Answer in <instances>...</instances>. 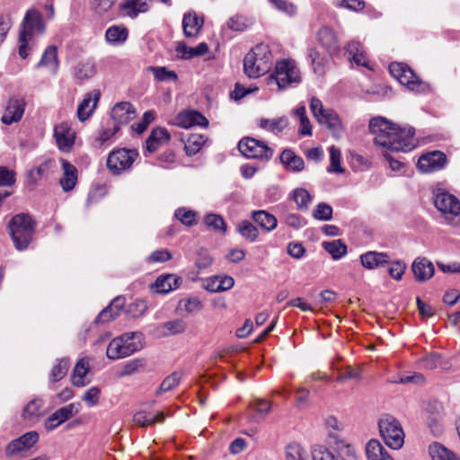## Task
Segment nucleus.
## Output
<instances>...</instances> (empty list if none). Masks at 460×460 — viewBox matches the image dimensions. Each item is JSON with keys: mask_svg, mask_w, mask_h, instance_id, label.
I'll use <instances>...</instances> for the list:
<instances>
[{"mask_svg": "<svg viewBox=\"0 0 460 460\" xmlns=\"http://www.w3.org/2000/svg\"><path fill=\"white\" fill-rule=\"evenodd\" d=\"M318 40L330 54L338 52L340 47L333 30L328 26L322 27L317 34Z\"/></svg>", "mask_w": 460, "mask_h": 460, "instance_id": "nucleus-25", "label": "nucleus"}, {"mask_svg": "<svg viewBox=\"0 0 460 460\" xmlns=\"http://www.w3.org/2000/svg\"><path fill=\"white\" fill-rule=\"evenodd\" d=\"M137 157L136 149L118 148L108 155L106 165L112 174L119 175L129 170Z\"/></svg>", "mask_w": 460, "mask_h": 460, "instance_id": "nucleus-9", "label": "nucleus"}, {"mask_svg": "<svg viewBox=\"0 0 460 460\" xmlns=\"http://www.w3.org/2000/svg\"><path fill=\"white\" fill-rule=\"evenodd\" d=\"M36 222L27 213L13 216L8 224V229L14 247L22 251L31 243L35 234Z\"/></svg>", "mask_w": 460, "mask_h": 460, "instance_id": "nucleus-3", "label": "nucleus"}, {"mask_svg": "<svg viewBox=\"0 0 460 460\" xmlns=\"http://www.w3.org/2000/svg\"><path fill=\"white\" fill-rule=\"evenodd\" d=\"M310 110L317 121L326 126L335 137H339L342 131V123L339 115L331 109H325L320 99L312 97L310 102Z\"/></svg>", "mask_w": 460, "mask_h": 460, "instance_id": "nucleus-8", "label": "nucleus"}, {"mask_svg": "<svg viewBox=\"0 0 460 460\" xmlns=\"http://www.w3.org/2000/svg\"><path fill=\"white\" fill-rule=\"evenodd\" d=\"M293 199L299 209H305L311 200V196L305 189H296L293 192Z\"/></svg>", "mask_w": 460, "mask_h": 460, "instance_id": "nucleus-56", "label": "nucleus"}, {"mask_svg": "<svg viewBox=\"0 0 460 460\" xmlns=\"http://www.w3.org/2000/svg\"><path fill=\"white\" fill-rule=\"evenodd\" d=\"M406 267L407 266H406L405 262H403L402 261H394L393 263H391V265L388 269V272L393 279L399 280L402 279V275L404 274Z\"/></svg>", "mask_w": 460, "mask_h": 460, "instance_id": "nucleus-64", "label": "nucleus"}, {"mask_svg": "<svg viewBox=\"0 0 460 460\" xmlns=\"http://www.w3.org/2000/svg\"><path fill=\"white\" fill-rule=\"evenodd\" d=\"M171 135L168 130L164 128H155L152 129L149 137L146 141V150L144 155L146 156L147 154H152L158 150L161 146L169 143Z\"/></svg>", "mask_w": 460, "mask_h": 460, "instance_id": "nucleus-19", "label": "nucleus"}, {"mask_svg": "<svg viewBox=\"0 0 460 460\" xmlns=\"http://www.w3.org/2000/svg\"><path fill=\"white\" fill-rule=\"evenodd\" d=\"M128 31L123 25H112L105 32L106 41L112 46L122 45L128 39Z\"/></svg>", "mask_w": 460, "mask_h": 460, "instance_id": "nucleus-31", "label": "nucleus"}, {"mask_svg": "<svg viewBox=\"0 0 460 460\" xmlns=\"http://www.w3.org/2000/svg\"><path fill=\"white\" fill-rule=\"evenodd\" d=\"M236 230L246 240L251 243L255 242L259 236V231L255 226H253L248 220H243L236 226Z\"/></svg>", "mask_w": 460, "mask_h": 460, "instance_id": "nucleus-48", "label": "nucleus"}, {"mask_svg": "<svg viewBox=\"0 0 460 460\" xmlns=\"http://www.w3.org/2000/svg\"><path fill=\"white\" fill-rule=\"evenodd\" d=\"M101 390L97 386H92L87 389L82 397V400L89 406H95L100 399Z\"/></svg>", "mask_w": 460, "mask_h": 460, "instance_id": "nucleus-59", "label": "nucleus"}, {"mask_svg": "<svg viewBox=\"0 0 460 460\" xmlns=\"http://www.w3.org/2000/svg\"><path fill=\"white\" fill-rule=\"evenodd\" d=\"M119 130V127L114 125L111 128H105L99 131L98 136L95 141L99 146H103L106 144L115 134Z\"/></svg>", "mask_w": 460, "mask_h": 460, "instance_id": "nucleus-62", "label": "nucleus"}, {"mask_svg": "<svg viewBox=\"0 0 460 460\" xmlns=\"http://www.w3.org/2000/svg\"><path fill=\"white\" fill-rule=\"evenodd\" d=\"M311 456L313 460H338L331 451L319 445L312 447Z\"/></svg>", "mask_w": 460, "mask_h": 460, "instance_id": "nucleus-57", "label": "nucleus"}, {"mask_svg": "<svg viewBox=\"0 0 460 460\" xmlns=\"http://www.w3.org/2000/svg\"><path fill=\"white\" fill-rule=\"evenodd\" d=\"M164 419L165 415L163 411L152 415L145 411H139L133 417L134 422L142 428L152 426L155 423H162Z\"/></svg>", "mask_w": 460, "mask_h": 460, "instance_id": "nucleus-37", "label": "nucleus"}, {"mask_svg": "<svg viewBox=\"0 0 460 460\" xmlns=\"http://www.w3.org/2000/svg\"><path fill=\"white\" fill-rule=\"evenodd\" d=\"M118 0H92L91 4L94 13L101 16L110 18Z\"/></svg>", "mask_w": 460, "mask_h": 460, "instance_id": "nucleus-43", "label": "nucleus"}, {"mask_svg": "<svg viewBox=\"0 0 460 460\" xmlns=\"http://www.w3.org/2000/svg\"><path fill=\"white\" fill-rule=\"evenodd\" d=\"M39 434L36 431H29L20 438L12 440L5 447L7 456H13L22 451L30 449L39 440Z\"/></svg>", "mask_w": 460, "mask_h": 460, "instance_id": "nucleus-15", "label": "nucleus"}, {"mask_svg": "<svg viewBox=\"0 0 460 460\" xmlns=\"http://www.w3.org/2000/svg\"><path fill=\"white\" fill-rule=\"evenodd\" d=\"M279 159L281 164L289 171L298 172L305 168L303 158L296 155L291 149H285Z\"/></svg>", "mask_w": 460, "mask_h": 460, "instance_id": "nucleus-30", "label": "nucleus"}, {"mask_svg": "<svg viewBox=\"0 0 460 460\" xmlns=\"http://www.w3.org/2000/svg\"><path fill=\"white\" fill-rule=\"evenodd\" d=\"M204 21L196 13H185L182 19L183 32L186 37L193 38L198 36L202 29Z\"/></svg>", "mask_w": 460, "mask_h": 460, "instance_id": "nucleus-27", "label": "nucleus"}, {"mask_svg": "<svg viewBox=\"0 0 460 460\" xmlns=\"http://www.w3.org/2000/svg\"><path fill=\"white\" fill-rule=\"evenodd\" d=\"M45 26L42 15L37 10H29L22 21L19 33L18 53L22 58H26L30 50L35 45V38L44 33Z\"/></svg>", "mask_w": 460, "mask_h": 460, "instance_id": "nucleus-2", "label": "nucleus"}, {"mask_svg": "<svg viewBox=\"0 0 460 460\" xmlns=\"http://www.w3.org/2000/svg\"><path fill=\"white\" fill-rule=\"evenodd\" d=\"M89 371V360L81 358L75 365L73 372L72 382L73 385L78 387L85 385L84 380V376Z\"/></svg>", "mask_w": 460, "mask_h": 460, "instance_id": "nucleus-42", "label": "nucleus"}, {"mask_svg": "<svg viewBox=\"0 0 460 460\" xmlns=\"http://www.w3.org/2000/svg\"><path fill=\"white\" fill-rule=\"evenodd\" d=\"M307 57L311 61V66L314 74L319 75H323L327 59L321 56L315 49H310L308 50Z\"/></svg>", "mask_w": 460, "mask_h": 460, "instance_id": "nucleus-49", "label": "nucleus"}, {"mask_svg": "<svg viewBox=\"0 0 460 460\" xmlns=\"http://www.w3.org/2000/svg\"><path fill=\"white\" fill-rule=\"evenodd\" d=\"M26 102L22 98H10L5 105L1 121L4 125L19 122L24 113Z\"/></svg>", "mask_w": 460, "mask_h": 460, "instance_id": "nucleus-13", "label": "nucleus"}, {"mask_svg": "<svg viewBox=\"0 0 460 460\" xmlns=\"http://www.w3.org/2000/svg\"><path fill=\"white\" fill-rule=\"evenodd\" d=\"M182 377V374L180 372H173L164 379L159 389L156 391V394H160L164 392H168L176 387Z\"/></svg>", "mask_w": 460, "mask_h": 460, "instance_id": "nucleus-53", "label": "nucleus"}, {"mask_svg": "<svg viewBox=\"0 0 460 460\" xmlns=\"http://www.w3.org/2000/svg\"><path fill=\"white\" fill-rule=\"evenodd\" d=\"M137 116V112L133 105L128 102H122L117 103L112 111L111 117L115 122V125H125L134 119Z\"/></svg>", "mask_w": 460, "mask_h": 460, "instance_id": "nucleus-20", "label": "nucleus"}, {"mask_svg": "<svg viewBox=\"0 0 460 460\" xmlns=\"http://www.w3.org/2000/svg\"><path fill=\"white\" fill-rule=\"evenodd\" d=\"M380 435L392 449H400L404 443V432L398 420L392 415H384L378 421Z\"/></svg>", "mask_w": 460, "mask_h": 460, "instance_id": "nucleus-7", "label": "nucleus"}, {"mask_svg": "<svg viewBox=\"0 0 460 460\" xmlns=\"http://www.w3.org/2000/svg\"><path fill=\"white\" fill-rule=\"evenodd\" d=\"M367 460H394L384 446L376 439H371L366 446Z\"/></svg>", "mask_w": 460, "mask_h": 460, "instance_id": "nucleus-33", "label": "nucleus"}, {"mask_svg": "<svg viewBox=\"0 0 460 460\" xmlns=\"http://www.w3.org/2000/svg\"><path fill=\"white\" fill-rule=\"evenodd\" d=\"M411 270L415 279L420 282L429 279L434 275V266L431 261L426 258H417L412 265Z\"/></svg>", "mask_w": 460, "mask_h": 460, "instance_id": "nucleus-23", "label": "nucleus"}, {"mask_svg": "<svg viewBox=\"0 0 460 460\" xmlns=\"http://www.w3.org/2000/svg\"><path fill=\"white\" fill-rule=\"evenodd\" d=\"M347 53L348 58L350 61H353L356 65L370 67L368 64V60L365 56V52L363 50L362 46L358 41H350L347 45Z\"/></svg>", "mask_w": 460, "mask_h": 460, "instance_id": "nucleus-35", "label": "nucleus"}, {"mask_svg": "<svg viewBox=\"0 0 460 460\" xmlns=\"http://www.w3.org/2000/svg\"><path fill=\"white\" fill-rule=\"evenodd\" d=\"M299 82V70L295 62L290 59L278 61L274 72L268 77V84H276L280 90Z\"/></svg>", "mask_w": 460, "mask_h": 460, "instance_id": "nucleus-6", "label": "nucleus"}, {"mask_svg": "<svg viewBox=\"0 0 460 460\" xmlns=\"http://www.w3.org/2000/svg\"><path fill=\"white\" fill-rule=\"evenodd\" d=\"M57 145L62 152H69L75 140V133L67 123H60L54 128Z\"/></svg>", "mask_w": 460, "mask_h": 460, "instance_id": "nucleus-17", "label": "nucleus"}, {"mask_svg": "<svg viewBox=\"0 0 460 460\" xmlns=\"http://www.w3.org/2000/svg\"><path fill=\"white\" fill-rule=\"evenodd\" d=\"M63 175L59 180L62 190L66 192L72 190L77 182L78 171L75 165L66 159H60Z\"/></svg>", "mask_w": 460, "mask_h": 460, "instance_id": "nucleus-22", "label": "nucleus"}, {"mask_svg": "<svg viewBox=\"0 0 460 460\" xmlns=\"http://www.w3.org/2000/svg\"><path fill=\"white\" fill-rule=\"evenodd\" d=\"M369 130L375 144L387 151L406 153L415 147L412 128H402L383 117H376L370 120Z\"/></svg>", "mask_w": 460, "mask_h": 460, "instance_id": "nucleus-1", "label": "nucleus"}, {"mask_svg": "<svg viewBox=\"0 0 460 460\" xmlns=\"http://www.w3.org/2000/svg\"><path fill=\"white\" fill-rule=\"evenodd\" d=\"M286 460H310L307 451L298 443H290L285 447Z\"/></svg>", "mask_w": 460, "mask_h": 460, "instance_id": "nucleus-44", "label": "nucleus"}, {"mask_svg": "<svg viewBox=\"0 0 460 460\" xmlns=\"http://www.w3.org/2000/svg\"><path fill=\"white\" fill-rule=\"evenodd\" d=\"M252 218L267 232H271L277 227V218L272 214L265 210L253 211Z\"/></svg>", "mask_w": 460, "mask_h": 460, "instance_id": "nucleus-36", "label": "nucleus"}, {"mask_svg": "<svg viewBox=\"0 0 460 460\" xmlns=\"http://www.w3.org/2000/svg\"><path fill=\"white\" fill-rule=\"evenodd\" d=\"M323 249L329 252L332 259L340 260L347 253L346 244L340 239L322 243Z\"/></svg>", "mask_w": 460, "mask_h": 460, "instance_id": "nucleus-45", "label": "nucleus"}, {"mask_svg": "<svg viewBox=\"0 0 460 460\" xmlns=\"http://www.w3.org/2000/svg\"><path fill=\"white\" fill-rule=\"evenodd\" d=\"M360 261L364 268L374 270L379 268L389 261V256L385 252H367L360 256Z\"/></svg>", "mask_w": 460, "mask_h": 460, "instance_id": "nucleus-26", "label": "nucleus"}, {"mask_svg": "<svg viewBox=\"0 0 460 460\" xmlns=\"http://www.w3.org/2000/svg\"><path fill=\"white\" fill-rule=\"evenodd\" d=\"M435 207L445 216L447 220L460 215V201L456 197L443 189H437L433 192Z\"/></svg>", "mask_w": 460, "mask_h": 460, "instance_id": "nucleus-10", "label": "nucleus"}, {"mask_svg": "<svg viewBox=\"0 0 460 460\" xmlns=\"http://www.w3.org/2000/svg\"><path fill=\"white\" fill-rule=\"evenodd\" d=\"M143 334L141 332H128L114 338L106 350L110 359L126 358L143 348Z\"/></svg>", "mask_w": 460, "mask_h": 460, "instance_id": "nucleus-5", "label": "nucleus"}, {"mask_svg": "<svg viewBox=\"0 0 460 460\" xmlns=\"http://www.w3.org/2000/svg\"><path fill=\"white\" fill-rule=\"evenodd\" d=\"M100 98L101 92L99 90H93L84 95V99L76 111L77 118L81 122H84L93 115Z\"/></svg>", "mask_w": 460, "mask_h": 460, "instance_id": "nucleus-16", "label": "nucleus"}, {"mask_svg": "<svg viewBox=\"0 0 460 460\" xmlns=\"http://www.w3.org/2000/svg\"><path fill=\"white\" fill-rule=\"evenodd\" d=\"M187 324L183 320L177 319L169 321L157 328L159 335L168 336L175 335L183 332L186 330Z\"/></svg>", "mask_w": 460, "mask_h": 460, "instance_id": "nucleus-40", "label": "nucleus"}, {"mask_svg": "<svg viewBox=\"0 0 460 460\" xmlns=\"http://www.w3.org/2000/svg\"><path fill=\"white\" fill-rule=\"evenodd\" d=\"M80 410L81 404L79 402L69 403L59 408L46 420L44 424L46 429L49 431L54 430L59 425L76 415Z\"/></svg>", "mask_w": 460, "mask_h": 460, "instance_id": "nucleus-12", "label": "nucleus"}, {"mask_svg": "<svg viewBox=\"0 0 460 460\" xmlns=\"http://www.w3.org/2000/svg\"><path fill=\"white\" fill-rule=\"evenodd\" d=\"M206 142L205 137L201 134H190L185 141V151L187 155L192 156L199 152Z\"/></svg>", "mask_w": 460, "mask_h": 460, "instance_id": "nucleus-47", "label": "nucleus"}, {"mask_svg": "<svg viewBox=\"0 0 460 460\" xmlns=\"http://www.w3.org/2000/svg\"><path fill=\"white\" fill-rule=\"evenodd\" d=\"M261 128L279 134L282 132L288 126V119L286 116H282L276 119H261L260 121Z\"/></svg>", "mask_w": 460, "mask_h": 460, "instance_id": "nucleus-39", "label": "nucleus"}, {"mask_svg": "<svg viewBox=\"0 0 460 460\" xmlns=\"http://www.w3.org/2000/svg\"><path fill=\"white\" fill-rule=\"evenodd\" d=\"M272 65V54L266 44H258L243 58V72L250 78H258L267 73Z\"/></svg>", "mask_w": 460, "mask_h": 460, "instance_id": "nucleus-4", "label": "nucleus"}, {"mask_svg": "<svg viewBox=\"0 0 460 460\" xmlns=\"http://www.w3.org/2000/svg\"><path fill=\"white\" fill-rule=\"evenodd\" d=\"M124 15L135 18L148 10L147 0H127L120 5Z\"/></svg>", "mask_w": 460, "mask_h": 460, "instance_id": "nucleus-38", "label": "nucleus"}, {"mask_svg": "<svg viewBox=\"0 0 460 460\" xmlns=\"http://www.w3.org/2000/svg\"><path fill=\"white\" fill-rule=\"evenodd\" d=\"M147 70L151 71L159 82L172 81L175 82L178 76L174 71L168 70L165 66H148Z\"/></svg>", "mask_w": 460, "mask_h": 460, "instance_id": "nucleus-51", "label": "nucleus"}, {"mask_svg": "<svg viewBox=\"0 0 460 460\" xmlns=\"http://www.w3.org/2000/svg\"><path fill=\"white\" fill-rule=\"evenodd\" d=\"M124 306V299L122 297L114 298L111 303L105 307L96 317L95 322L98 323H105L114 320L120 313Z\"/></svg>", "mask_w": 460, "mask_h": 460, "instance_id": "nucleus-24", "label": "nucleus"}, {"mask_svg": "<svg viewBox=\"0 0 460 460\" xmlns=\"http://www.w3.org/2000/svg\"><path fill=\"white\" fill-rule=\"evenodd\" d=\"M68 361L66 359H59L58 363L53 367L50 373V380L52 382H58L66 376L68 370Z\"/></svg>", "mask_w": 460, "mask_h": 460, "instance_id": "nucleus-55", "label": "nucleus"}, {"mask_svg": "<svg viewBox=\"0 0 460 460\" xmlns=\"http://www.w3.org/2000/svg\"><path fill=\"white\" fill-rule=\"evenodd\" d=\"M213 263V258L205 250H200L198 252L195 265L199 270H203L210 267Z\"/></svg>", "mask_w": 460, "mask_h": 460, "instance_id": "nucleus-60", "label": "nucleus"}, {"mask_svg": "<svg viewBox=\"0 0 460 460\" xmlns=\"http://www.w3.org/2000/svg\"><path fill=\"white\" fill-rule=\"evenodd\" d=\"M238 149L247 158L270 160L273 150L265 142L252 137H244L238 144Z\"/></svg>", "mask_w": 460, "mask_h": 460, "instance_id": "nucleus-11", "label": "nucleus"}, {"mask_svg": "<svg viewBox=\"0 0 460 460\" xmlns=\"http://www.w3.org/2000/svg\"><path fill=\"white\" fill-rule=\"evenodd\" d=\"M204 223L207 226L221 234L226 233V223L224 218L217 214H208L204 217Z\"/></svg>", "mask_w": 460, "mask_h": 460, "instance_id": "nucleus-50", "label": "nucleus"}, {"mask_svg": "<svg viewBox=\"0 0 460 460\" xmlns=\"http://www.w3.org/2000/svg\"><path fill=\"white\" fill-rule=\"evenodd\" d=\"M330 152V160L331 164L328 168V172H337L341 173L343 172V169L341 165V151L339 148H337L334 146H332L329 149Z\"/></svg>", "mask_w": 460, "mask_h": 460, "instance_id": "nucleus-54", "label": "nucleus"}, {"mask_svg": "<svg viewBox=\"0 0 460 460\" xmlns=\"http://www.w3.org/2000/svg\"><path fill=\"white\" fill-rule=\"evenodd\" d=\"M181 279L173 274L160 276L156 279L154 288L156 293L166 294L179 288Z\"/></svg>", "mask_w": 460, "mask_h": 460, "instance_id": "nucleus-28", "label": "nucleus"}, {"mask_svg": "<svg viewBox=\"0 0 460 460\" xmlns=\"http://www.w3.org/2000/svg\"><path fill=\"white\" fill-rule=\"evenodd\" d=\"M429 450L432 460H460L455 453L439 443L431 444Z\"/></svg>", "mask_w": 460, "mask_h": 460, "instance_id": "nucleus-41", "label": "nucleus"}, {"mask_svg": "<svg viewBox=\"0 0 460 460\" xmlns=\"http://www.w3.org/2000/svg\"><path fill=\"white\" fill-rule=\"evenodd\" d=\"M184 310L190 314L199 312L202 309V302L198 297H190L181 301Z\"/></svg>", "mask_w": 460, "mask_h": 460, "instance_id": "nucleus-61", "label": "nucleus"}, {"mask_svg": "<svg viewBox=\"0 0 460 460\" xmlns=\"http://www.w3.org/2000/svg\"><path fill=\"white\" fill-rule=\"evenodd\" d=\"M329 445L333 447L341 460H358L354 447L341 438L337 434H330Z\"/></svg>", "mask_w": 460, "mask_h": 460, "instance_id": "nucleus-21", "label": "nucleus"}, {"mask_svg": "<svg viewBox=\"0 0 460 460\" xmlns=\"http://www.w3.org/2000/svg\"><path fill=\"white\" fill-rule=\"evenodd\" d=\"M96 74V66L91 61L79 63L74 67V76L80 81L92 78Z\"/></svg>", "mask_w": 460, "mask_h": 460, "instance_id": "nucleus-46", "label": "nucleus"}, {"mask_svg": "<svg viewBox=\"0 0 460 460\" xmlns=\"http://www.w3.org/2000/svg\"><path fill=\"white\" fill-rule=\"evenodd\" d=\"M44 402L41 399L35 398L30 401L22 411V418L26 421L35 422L43 415Z\"/></svg>", "mask_w": 460, "mask_h": 460, "instance_id": "nucleus-32", "label": "nucleus"}, {"mask_svg": "<svg viewBox=\"0 0 460 460\" xmlns=\"http://www.w3.org/2000/svg\"><path fill=\"white\" fill-rule=\"evenodd\" d=\"M399 82L410 90L415 92H426L429 88V84L420 80L410 67L406 69V72H404Z\"/></svg>", "mask_w": 460, "mask_h": 460, "instance_id": "nucleus-34", "label": "nucleus"}, {"mask_svg": "<svg viewBox=\"0 0 460 460\" xmlns=\"http://www.w3.org/2000/svg\"><path fill=\"white\" fill-rule=\"evenodd\" d=\"M15 181V172L13 170L0 166V186H12Z\"/></svg>", "mask_w": 460, "mask_h": 460, "instance_id": "nucleus-63", "label": "nucleus"}, {"mask_svg": "<svg viewBox=\"0 0 460 460\" xmlns=\"http://www.w3.org/2000/svg\"><path fill=\"white\" fill-rule=\"evenodd\" d=\"M175 217L185 226H194L197 224V213L186 208H179L174 212Z\"/></svg>", "mask_w": 460, "mask_h": 460, "instance_id": "nucleus-52", "label": "nucleus"}, {"mask_svg": "<svg viewBox=\"0 0 460 460\" xmlns=\"http://www.w3.org/2000/svg\"><path fill=\"white\" fill-rule=\"evenodd\" d=\"M58 65L57 47L51 45L45 49L36 67H47L54 75L58 72Z\"/></svg>", "mask_w": 460, "mask_h": 460, "instance_id": "nucleus-29", "label": "nucleus"}, {"mask_svg": "<svg viewBox=\"0 0 460 460\" xmlns=\"http://www.w3.org/2000/svg\"><path fill=\"white\" fill-rule=\"evenodd\" d=\"M175 124L184 128H190L194 126L208 127V120L197 111H185L180 112L175 118Z\"/></svg>", "mask_w": 460, "mask_h": 460, "instance_id": "nucleus-18", "label": "nucleus"}, {"mask_svg": "<svg viewBox=\"0 0 460 460\" xmlns=\"http://www.w3.org/2000/svg\"><path fill=\"white\" fill-rule=\"evenodd\" d=\"M313 216L318 220L328 221L332 217V208L324 202L319 203L313 212Z\"/></svg>", "mask_w": 460, "mask_h": 460, "instance_id": "nucleus-58", "label": "nucleus"}, {"mask_svg": "<svg viewBox=\"0 0 460 460\" xmlns=\"http://www.w3.org/2000/svg\"><path fill=\"white\" fill-rule=\"evenodd\" d=\"M447 163V156L440 151H434L421 155L417 167L421 172L429 173L441 170Z\"/></svg>", "mask_w": 460, "mask_h": 460, "instance_id": "nucleus-14", "label": "nucleus"}]
</instances>
